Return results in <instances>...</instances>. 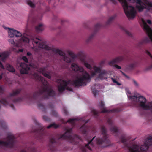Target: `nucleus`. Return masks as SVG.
Masks as SVG:
<instances>
[{
  "mask_svg": "<svg viewBox=\"0 0 152 152\" xmlns=\"http://www.w3.org/2000/svg\"><path fill=\"white\" fill-rule=\"evenodd\" d=\"M27 4L32 8H34L35 7V4L31 1H28L27 2Z\"/></svg>",
  "mask_w": 152,
  "mask_h": 152,
  "instance_id": "obj_21",
  "label": "nucleus"
},
{
  "mask_svg": "<svg viewBox=\"0 0 152 152\" xmlns=\"http://www.w3.org/2000/svg\"><path fill=\"white\" fill-rule=\"evenodd\" d=\"M111 79H112V80L113 82L114 83H116L117 85L118 86H121V84L120 83H118L116 79L113 78H111Z\"/></svg>",
  "mask_w": 152,
  "mask_h": 152,
  "instance_id": "obj_26",
  "label": "nucleus"
},
{
  "mask_svg": "<svg viewBox=\"0 0 152 152\" xmlns=\"http://www.w3.org/2000/svg\"><path fill=\"white\" fill-rule=\"evenodd\" d=\"M67 53L70 55V56L72 58L74 56V53L71 50H68L67 51Z\"/></svg>",
  "mask_w": 152,
  "mask_h": 152,
  "instance_id": "obj_28",
  "label": "nucleus"
},
{
  "mask_svg": "<svg viewBox=\"0 0 152 152\" xmlns=\"http://www.w3.org/2000/svg\"><path fill=\"white\" fill-rule=\"evenodd\" d=\"M137 147H135L134 148V149L131 151V152H140L139 151V149H137Z\"/></svg>",
  "mask_w": 152,
  "mask_h": 152,
  "instance_id": "obj_31",
  "label": "nucleus"
},
{
  "mask_svg": "<svg viewBox=\"0 0 152 152\" xmlns=\"http://www.w3.org/2000/svg\"><path fill=\"white\" fill-rule=\"evenodd\" d=\"M133 81L135 85L136 86H138V84L137 82L134 80H133Z\"/></svg>",
  "mask_w": 152,
  "mask_h": 152,
  "instance_id": "obj_36",
  "label": "nucleus"
},
{
  "mask_svg": "<svg viewBox=\"0 0 152 152\" xmlns=\"http://www.w3.org/2000/svg\"><path fill=\"white\" fill-rule=\"evenodd\" d=\"M114 66L116 68L119 69H120L121 68V67L120 66L117 65H114Z\"/></svg>",
  "mask_w": 152,
  "mask_h": 152,
  "instance_id": "obj_37",
  "label": "nucleus"
},
{
  "mask_svg": "<svg viewBox=\"0 0 152 152\" xmlns=\"http://www.w3.org/2000/svg\"><path fill=\"white\" fill-rule=\"evenodd\" d=\"M71 130V129L67 130L66 132L62 135L61 138L63 139L66 138L67 137L66 136L68 135L69 132H70ZM67 137L72 142L75 141L77 142L80 140V137L76 135H73L72 136H67Z\"/></svg>",
  "mask_w": 152,
  "mask_h": 152,
  "instance_id": "obj_6",
  "label": "nucleus"
},
{
  "mask_svg": "<svg viewBox=\"0 0 152 152\" xmlns=\"http://www.w3.org/2000/svg\"><path fill=\"white\" fill-rule=\"evenodd\" d=\"M76 120L75 119H70L67 122L69 123L71 122V123H73Z\"/></svg>",
  "mask_w": 152,
  "mask_h": 152,
  "instance_id": "obj_33",
  "label": "nucleus"
},
{
  "mask_svg": "<svg viewBox=\"0 0 152 152\" xmlns=\"http://www.w3.org/2000/svg\"><path fill=\"white\" fill-rule=\"evenodd\" d=\"M23 51V49H20V50H19V51L20 52H22Z\"/></svg>",
  "mask_w": 152,
  "mask_h": 152,
  "instance_id": "obj_45",
  "label": "nucleus"
},
{
  "mask_svg": "<svg viewBox=\"0 0 152 152\" xmlns=\"http://www.w3.org/2000/svg\"><path fill=\"white\" fill-rule=\"evenodd\" d=\"M147 54L152 59V55L151 53L148 51H147L146 52Z\"/></svg>",
  "mask_w": 152,
  "mask_h": 152,
  "instance_id": "obj_38",
  "label": "nucleus"
},
{
  "mask_svg": "<svg viewBox=\"0 0 152 152\" xmlns=\"http://www.w3.org/2000/svg\"><path fill=\"white\" fill-rule=\"evenodd\" d=\"M99 78L101 79H107L106 74L104 73H100L99 74Z\"/></svg>",
  "mask_w": 152,
  "mask_h": 152,
  "instance_id": "obj_20",
  "label": "nucleus"
},
{
  "mask_svg": "<svg viewBox=\"0 0 152 152\" xmlns=\"http://www.w3.org/2000/svg\"><path fill=\"white\" fill-rule=\"evenodd\" d=\"M121 3L124 12L127 17L129 19H133L135 16L136 11L134 7L130 5L128 3H134L137 4L136 8L139 11H142L145 8L149 11L152 7V3L148 0H144L143 2L141 0H118Z\"/></svg>",
  "mask_w": 152,
  "mask_h": 152,
  "instance_id": "obj_2",
  "label": "nucleus"
},
{
  "mask_svg": "<svg viewBox=\"0 0 152 152\" xmlns=\"http://www.w3.org/2000/svg\"><path fill=\"white\" fill-rule=\"evenodd\" d=\"M71 68L73 71L77 72L79 71L83 72L81 75L77 76L76 79L72 83L69 80L65 81L62 80H57V82L58 84V91L59 92H62L65 89V87L71 84L74 85L75 86H84L86 83L89 82L90 80V77L89 74L86 71H84V69L82 66H79L78 64L75 63L72 64Z\"/></svg>",
  "mask_w": 152,
  "mask_h": 152,
  "instance_id": "obj_1",
  "label": "nucleus"
},
{
  "mask_svg": "<svg viewBox=\"0 0 152 152\" xmlns=\"http://www.w3.org/2000/svg\"><path fill=\"white\" fill-rule=\"evenodd\" d=\"M125 31L126 33L130 37H132V34L129 31H128L126 30H125Z\"/></svg>",
  "mask_w": 152,
  "mask_h": 152,
  "instance_id": "obj_29",
  "label": "nucleus"
},
{
  "mask_svg": "<svg viewBox=\"0 0 152 152\" xmlns=\"http://www.w3.org/2000/svg\"><path fill=\"white\" fill-rule=\"evenodd\" d=\"M126 90L127 92V94L128 97L130 100H133V99H137V95H134L133 96H130V95L131 94L130 91L128 89H126Z\"/></svg>",
  "mask_w": 152,
  "mask_h": 152,
  "instance_id": "obj_16",
  "label": "nucleus"
},
{
  "mask_svg": "<svg viewBox=\"0 0 152 152\" xmlns=\"http://www.w3.org/2000/svg\"><path fill=\"white\" fill-rule=\"evenodd\" d=\"M2 75L3 74H2L1 75H0V79H1L2 78Z\"/></svg>",
  "mask_w": 152,
  "mask_h": 152,
  "instance_id": "obj_44",
  "label": "nucleus"
},
{
  "mask_svg": "<svg viewBox=\"0 0 152 152\" xmlns=\"http://www.w3.org/2000/svg\"><path fill=\"white\" fill-rule=\"evenodd\" d=\"M57 53L61 56V58L65 62L69 63L73 61V58L66 56L65 53L61 50H58Z\"/></svg>",
  "mask_w": 152,
  "mask_h": 152,
  "instance_id": "obj_7",
  "label": "nucleus"
},
{
  "mask_svg": "<svg viewBox=\"0 0 152 152\" xmlns=\"http://www.w3.org/2000/svg\"><path fill=\"white\" fill-rule=\"evenodd\" d=\"M137 99H133V100L136 99L137 103L143 109L145 110L149 109L150 108V105L152 104V102L146 103V100L145 97L142 96H139L138 94H137Z\"/></svg>",
  "mask_w": 152,
  "mask_h": 152,
  "instance_id": "obj_4",
  "label": "nucleus"
},
{
  "mask_svg": "<svg viewBox=\"0 0 152 152\" xmlns=\"http://www.w3.org/2000/svg\"><path fill=\"white\" fill-rule=\"evenodd\" d=\"M27 54L28 56H30L31 55V54L30 53L28 52L27 53Z\"/></svg>",
  "mask_w": 152,
  "mask_h": 152,
  "instance_id": "obj_43",
  "label": "nucleus"
},
{
  "mask_svg": "<svg viewBox=\"0 0 152 152\" xmlns=\"http://www.w3.org/2000/svg\"><path fill=\"white\" fill-rule=\"evenodd\" d=\"M59 31L57 33V37H65V33L63 31L61 28V27H60L58 28Z\"/></svg>",
  "mask_w": 152,
  "mask_h": 152,
  "instance_id": "obj_15",
  "label": "nucleus"
},
{
  "mask_svg": "<svg viewBox=\"0 0 152 152\" xmlns=\"http://www.w3.org/2000/svg\"><path fill=\"white\" fill-rule=\"evenodd\" d=\"M7 69L10 72H13L15 71V69L13 67L9 64H7L6 65Z\"/></svg>",
  "mask_w": 152,
  "mask_h": 152,
  "instance_id": "obj_18",
  "label": "nucleus"
},
{
  "mask_svg": "<svg viewBox=\"0 0 152 152\" xmlns=\"http://www.w3.org/2000/svg\"><path fill=\"white\" fill-rule=\"evenodd\" d=\"M31 15H32V13H31L28 16V21H29L31 20V19L32 18L31 17Z\"/></svg>",
  "mask_w": 152,
  "mask_h": 152,
  "instance_id": "obj_34",
  "label": "nucleus"
},
{
  "mask_svg": "<svg viewBox=\"0 0 152 152\" xmlns=\"http://www.w3.org/2000/svg\"><path fill=\"white\" fill-rule=\"evenodd\" d=\"M45 69L39 68L38 69V71L41 73H42L43 75L45 77L48 79H50L51 78L52 73L48 72H45Z\"/></svg>",
  "mask_w": 152,
  "mask_h": 152,
  "instance_id": "obj_11",
  "label": "nucleus"
},
{
  "mask_svg": "<svg viewBox=\"0 0 152 152\" xmlns=\"http://www.w3.org/2000/svg\"><path fill=\"white\" fill-rule=\"evenodd\" d=\"M22 59L26 62H28V59L26 57H23L22 58Z\"/></svg>",
  "mask_w": 152,
  "mask_h": 152,
  "instance_id": "obj_35",
  "label": "nucleus"
},
{
  "mask_svg": "<svg viewBox=\"0 0 152 152\" xmlns=\"http://www.w3.org/2000/svg\"><path fill=\"white\" fill-rule=\"evenodd\" d=\"M45 27V26L43 24H39L35 27L36 31L37 33L40 32L44 30Z\"/></svg>",
  "mask_w": 152,
  "mask_h": 152,
  "instance_id": "obj_14",
  "label": "nucleus"
},
{
  "mask_svg": "<svg viewBox=\"0 0 152 152\" xmlns=\"http://www.w3.org/2000/svg\"><path fill=\"white\" fill-rule=\"evenodd\" d=\"M113 3L114 4H115L116 3V1H113Z\"/></svg>",
  "mask_w": 152,
  "mask_h": 152,
  "instance_id": "obj_46",
  "label": "nucleus"
},
{
  "mask_svg": "<svg viewBox=\"0 0 152 152\" xmlns=\"http://www.w3.org/2000/svg\"><path fill=\"white\" fill-rule=\"evenodd\" d=\"M143 24V27L144 30L146 31L149 36V38H152V30L150 26L147 25L145 21L143 19L142 20Z\"/></svg>",
  "mask_w": 152,
  "mask_h": 152,
  "instance_id": "obj_9",
  "label": "nucleus"
},
{
  "mask_svg": "<svg viewBox=\"0 0 152 152\" xmlns=\"http://www.w3.org/2000/svg\"><path fill=\"white\" fill-rule=\"evenodd\" d=\"M50 95L51 96H52V95Z\"/></svg>",
  "mask_w": 152,
  "mask_h": 152,
  "instance_id": "obj_51",
  "label": "nucleus"
},
{
  "mask_svg": "<svg viewBox=\"0 0 152 152\" xmlns=\"http://www.w3.org/2000/svg\"><path fill=\"white\" fill-rule=\"evenodd\" d=\"M9 42L12 44H15V42L14 40L12 39H10L9 40Z\"/></svg>",
  "mask_w": 152,
  "mask_h": 152,
  "instance_id": "obj_32",
  "label": "nucleus"
},
{
  "mask_svg": "<svg viewBox=\"0 0 152 152\" xmlns=\"http://www.w3.org/2000/svg\"><path fill=\"white\" fill-rule=\"evenodd\" d=\"M2 60V61H4V59L2 58V56L1 55H0V60ZM0 68L3 69H4V68L3 66L2 65V63H1V62L0 61Z\"/></svg>",
  "mask_w": 152,
  "mask_h": 152,
  "instance_id": "obj_27",
  "label": "nucleus"
},
{
  "mask_svg": "<svg viewBox=\"0 0 152 152\" xmlns=\"http://www.w3.org/2000/svg\"><path fill=\"white\" fill-rule=\"evenodd\" d=\"M122 59V58L121 57L113 59L109 63V65L111 66H113V64H114L116 62L119 61L121 60Z\"/></svg>",
  "mask_w": 152,
  "mask_h": 152,
  "instance_id": "obj_17",
  "label": "nucleus"
},
{
  "mask_svg": "<svg viewBox=\"0 0 152 152\" xmlns=\"http://www.w3.org/2000/svg\"><path fill=\"white\" fill-rule=\"evenodd\" d=\"M34 43H35L36 44H37L38 43V42L37 41L34 42Z\"/></svg>",
  "mask_w": 152,
  "mask_h": 152,
  "instance_id": "obj_47",
  "label": "nucleus"
},
{
  "mask_svg": "<svg viewBox=\"0 0 152 152\" xmlns=\"http://www.w3.org/2000/svg\"><path fill=\"white\" fill-rule=\"evenodd\" d=\"M116 17V15H115L110 17L106 22V24L107 25L110 24V23L114 20Z\"/></svg>",
  "mask_w": 152,
  "mask_h": 152,
  "instance_id": "obj_19",
  "label": "nucleus"
},
{
  "mask_svg": "<svg viewBox=\"0 0 152 152\" xmlns=\"http://www.w3.org/2000/svg\"><path fill=\"white\" fill-rule=\"evenodd\" d=\"M147 22L149 24H151L152 23L151 21L150 20H148Z\"/></svg>",
  "mask_w": 152,
  "mask_h": 152,
  "instance_id": "obj_41",
  "label": "nucleus"
},
{
  "mask_svg": "<svg viewBox=\"0 0 152 152\" xmlns=\"http://www.w3.org/2000/svg\"><path fill=\"white\" fill-rule=\"evenodd\" d=\"M7 144L4 142H3L0 141V146H7Z\"/></svg>",
  "mask_w": 152,
  "mask_h": 152,
  "instance_id": "obj_30",
  "label": "nucleus"
},
{
  "mask_svg": "<svg viewBox=\"0 0 152 152\" xmlns=\"http://www.w3.org/2000/svg\"><path fill=\"white\" fill-rule=\"evenodd\" d=\"M102 25L99 23H97L96 24L94 27V32L92 33L88 38H92L94 37L95 34L96 33L97 31L101 28Z\"/></svg>",
  "mask_w": 152,
  "mask_h": 152,
  "instance_id": "obj_13",
  "label": "nucleus"
},
{
  "mask_svg": "<svg viewBox=\"0 0 152 152\" xmlns=\"http://www.w3.org/2000/svg\"><path fill=\"white\" fill-rule=\"evenodd\" d=\"M21 69L20 72L22 74H27L30 69L29 66L24 63H21L20 64Z\"/></svg>",
  "mask_w": 152,
  "mask_h": 152,
  "instance_id": "obj_10",
  "label": "nucleus"
},
{
  "mask_svg": "<svg viewBox=\"0 0 152 152\" xmlns=\"http://www.w3.org/2000/svg\"><path fill=\"white\" fill-rule=\"evenodd\" d=\"M106 141V140L105 139V140H104V141H103L102 142H101L100 141H99L98 142L99 144H102V143H104V142H105Z\"/></svg>",
  "mask_w": 152,
  "mask_h": 152,
  "instance_id": "obj_40",
  "label": "nucleus"
},
{
  "mask_svg": "<svg viewBox=\"0 0 152 152\" xmlns=\"http://www.w3.org/2000/svg\"><path fill=\"white\" fill-rule=\"evenodd\" d=\"M151 42H152V39H145L143 41V43H147Z\"/></svg>",
  "mask_w": 152,
  "mask_h": 152,
  "instance_id": "obj_25",
  "label": "nucleus"
},
{
  "mask_svg": "<svg viewBox=\"0 0 152 152\" xmlns=\"http://www.w3.org/2000/svg\"><path fill=\"white\" fill-rule=\"evenodd\" d=\"M101 104L100 105V107L102 110L103 109V110L101 112L103 113L107 112V110L105 109L104 107V104L103 102H101Z\"/></svg>",
  "mask_w": 152,
  "mask_h": 152,
  "instance_id": "obj_22",
  "label": "nucleus"
},
{
  "mask_svg": "<svg viewBox=\"0 0 152 152\" xmlns=\"http://www.w3.org/2000/svg\"><path fill=\"white\" fill-rule=\"evenodd\" d=\"M80 61L84 65L87 69L91 70V75H90V78L96 75L97 73L99 72L100 71L99 69L96 67H94L92 68L91 65L85 60L81 59Z\"/></svg>",
  "mask_w": 152,
  "mask_h": 152,
  "instance_id": "obj_5",
  "label": "nucleus"
},
{
  "mask_svg": "<svg viewBox=\"0 0 152 152\" xmlns=\"http://www.w3.org/2000/svg\"><path fill=\"white\" fill-rule=\"evenodd\" d=\"M95 137H94L93 138V139L91 140V141L88 143V144L86 146V148H88L90 150L91 149V148H90V146H91L92 147L93 146V145L91 143V142L95 138Z\"/></svg>",
  "mask_w": 152,
  "mask_h": 152,
  "instance_id": "obj_23",
  "label": "nucleus"
},
{
  "mask_svg": "<svg viewBox=\"0 0 152 152\" xmlns=\"http://www.w3.org/2000/svg\"><path fill=\"white\" fill-rule=\"evenodd\" d=\"M123 74L124 75H125V76H126V75H125L124 73H123Z\"/></svg>",
  "mask_w": 152,
  "mask_h": 152,
  "instance_id": "obj_49",
  "label": "nucleus"
},
{
  "mask_svg": "<svg viewBox=\"0 0 152 152\" xmlns=\"http://www.w3.org/2000/svg\"><path fill=\"white\" fill-rule=\"evenodd\" d=\"M117 129L116 128H113L112 129V130L113 131H114L115 132H116L117 131Z\"/></svg>",
  "mask_w": 152,
  "mask_h": 152,
  "instance_id": "obj_42",
  "label": "nucleus"
},
{
  "mask_svg": "<svg viewBox=\"0 0 152 152\" xmlns=\"http://www.w3.org/2000/svg\"><path fill=\"white\" fill-rule=\"evenodd\" d=\"M4 28L8 30V35L10 37L13 38L15 37L18 38H28V37H31L30 38H38L37 36L31 33L28 24L26 26L24 31L23 33L13 28L5 27Z\"/></svg>",
  "mask_w": 152,
  "mask_h": 152,
  "instance_id": "obj_3",
  "label": "nucleus"
},
{
  "mask_svg": "<svg viewBox=\"0 0 152 152\" xmlns=\"http://www.w3.org/2000/svg\"><path fill=\"white\" fill-rule=\"evenodd\" d=\"M58 126V125L56 124L55 123H53L52 124H50L49 126H48L47 128H49L50 127H53L54 128H56Z\"/></svg>",
  "mask_w": 152,
  "mask_h": 152,
  "instance_id": "obj_24",
  "label": "nucleus"
},
{
  "mask_svg": "<svg viewBox=\"0 0 152 152\" xmlns=\"http://www.w3.org/2000/svg\"><path fill=\"white\" fill-rule=\"evenodd\" d=\"M41 49H44L45 50H50V48L48 46L46 45L44 43L39 44V47L38 48H34V50L36 51H38L40 50Z\"/></svg>",
  "mask_w": 152,
  "mask_h": 152,
  "instance_id": "obj_12",
  "label": "nucleus"
},
{
  "mask_svg": "<svg viewBox=\"0 0 152 152\" xmlns=\"http://www.w3.org/2000/svg\"><path fill=\"white\" fill-rule=\"evenodd\" d=\"M93 94L94 95H96V94H98V92L97 91H93Z\"/></svg>",
  "mask_w": 152,
  "mask_h": 152,
  "instance_id": "obj_39",
  "label": "nucleus"
},
{
  "mask_svg": "<svg viewBox=\"0 0 152 152\" xmlns=\"http://www.w3.org/2000/svg\"><path fill=\"white\" fill-rule=\"evenodd\" d=\"M152 137H149L147 140L145 141L144 145H142L140 148L141 151H145L147 150L148 148V145H152Z\"/></svg>",
  "mask_w": 152,
  "mask_h": 152,
  "instance_id": "obj_8",
  "label": "nucleus"
},
{
  "mask_svg": "<svg viewBox=\"0 0 152 152\" xmlns=\"http://www.w3.org/2000/svg\"><path fill=\"white\" fill-rule=\"evenodd\" d=\"M69 90H70V91H71V90H72V89H69Z\"/></svg>",
  "mask_w": 152,
  "mask_h": 152,
  "instance_id": "obj_50",
  "label": "nucleus"
},
{
  "mask_svg": "<svg viewBox=\"0 0 152 152\" xmlns=\"http://www.w3.org/2000/svg\"><path fill=\"white\" fill-rule=\"evenodd\" d=\"M51 93H53V94H54V92H53V91H51Z\"/></svg>",
  "mask_w": 152,
  "mask_h": 152,
  "instance_id": "obj_48",
  "label": "nucleus"
}]
</instances>
